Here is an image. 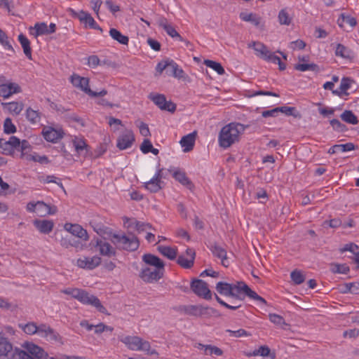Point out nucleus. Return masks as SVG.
Here are the masks:
<instances>
[{"label":"nucleus","instance_id":"1","mask_svg":"<svg viewBox=\"0 0 359 359\" xmlns=\"http://www.w3.org/2000/svg\"><path fill=\"white\" fill-rule=\"evenodd\" d=\"M248 126L239 123H230L224 126L219 134L220 147L228 148L239 140V135L243 133Z\"/></svg>","mask_w":359,"mask_h":359},{"label":"nucleus","instance_id":"2","mask_svg":"<svg viewBox=\"0 0 359 359\" xmlns=\"http://www.w3.org/2000/svg\"><path fill=\"white\" fill-rule=\"evenodd\" d=\"M61 292L71 295L73 298L77 299L83 304L94 306L102 313H107V309L104 306H102L100 299L97 297L89 294L84 290L68 287L61 290Z\"/></svg>","mask_w":359,"mask_h":359},{"label":"nucleus","instance_id":"3","mask_svg":"<svg viewBox=\"0 0 359 359\" xmlns=\"http://www.w3.org/2000/svg\"><path fill=\"white\" fill-rule=\"evenodd\" d=\"M111 242L118 249H122L127 251L133 252L138 249L140 246V242L137 236L131 235V236H127L125 234L119 233H111Z\"/></svg>","mask_w":359,"mask_h":359},{"label":"nucleus","instance_id":"4","mask_svg":"<svg viewBox=\"0 0 359 359\" xmlns=\"http://www.w3.org/2000/svg\"><path fill=\"white\" fill-rule=\"evenodd\" d=\"M182 311L187 315L195 317H206L212 316L219 317L220 314L217 310L210 306H204L203 305H189L184 306Z\"/></svg>","mask_w":359,"mask_h":359},{"label":"nucleus","instance_id":"5","mask_svg":"<svg viewBox=\"0 0 359 359\" xmlns=\"http://www.w3.org/2000/svg\"><path fill=\"white\" fill-rule=\"evenodd\" d=\"M122 341L133 351H147V354L151 355L157 353L155 350L150 351V344L147 341H143L140 337L136 336H127Z\"/></svg>","mask_w":359,"mask_h":359},{"label":"nucleus","instance_id":"6","mask_svg":"<svg viewBox=\"0 0 359 359\" xmlns=\"http://www.w3.org/2000/svg\"><path fill=\"white\" fill-rule=\"evenodd\" d=\"M21 91V87L18 83L9 81L4 75L0 76V97L8 98Z\"/></svg>","mask_w":359,"mask_h":359},{"label":"nucleus","instance_id":"7","mask_svg":"<svg viewBox=\"0 0 359 359\" xmlns=\"http://www.w3.org/2000/svg\"><path fill=\"white\" fill-rule=\"evenodd\" d=\"M191 289L198 297L206 300H210L212 294L208 287V284L201 279H194L191 283Z\"/></svg>","mask_w":359,"mask_h":359},{"label":"nucleus","instance_id":"8","mask_svg":"<svg viewBox=\"0 0 359 359\" xmlns=\"http://www.w3.org/2000/svg\"><path fill=\"white\" fill-rule=\"evenodd\" d=\"M165 271L146 266L140 272V278L145 283H151L158 281L164 275Z\"/></svg>","mask_w":359,"mask_h":359},{"label":"nucleus","instance_id":"9","mask_svg":"<svg viewBox=\"0 0 359 359\" xmlns=\"http://www.w3.org/2000/svg\"><path fill=\"white\" fill-rule=\"evenodd\" d=\"M233 289L237 290L238 291H242L247 297L249 298L256 300L264 305L267 304L266 301L258 295L254 290H251V288L243 281H238L236 284H232Z\"/></svg>","mask_w":359,"mask_h":359},{"label":"nucleus","instance_id":"10","mask_svg":"<svg viewBox=\"0 0 359 359\" xmlns=\"http://www.w3.org/2000/svg\"><path fill=\"white\" fill-rule=\"evenodd\" d=\"M135 141V135L132 130H126L117 138L116 147L120 150L130 148Z\"/></svg>","mask_w":359,"mask_h":359},{"label":"nucleus","instance_id":"11","mask_svg":"<svg viewBox=\"0 0 359 359\" xmlns=\"http://www.w3.org/2000/svg\"><path fill=\"white\" fill-rule=\"evenodd\" d=\"M40 337L46 338L48 341L60 342L62 344V337L54 329L45 323L39 325Z\"/></svg>","mask_w":359,"mask_h":359},{"label":"nucleus","instance_id":"12","mask_svg":"<svg viewBox=\"0 0 359 359\" xmlns=\"http://www.w3.org/2000/svg\"><path fill=\"white\" fill-rule=\"evenodd\" d=\"M19 145V138L15 136H11L8 140L0 138V149L4 155L12 156L14 154L15 147Z\"/></svg>","mask_w":359,"mask_h":359},{"label":"nucleus","instance_id":"13","mask_svg":"<svg viewBox=\"0 0 359 359\" xmlns=\"http://www.w3.org/2000/svg\"><path fill=\"white\" fill-rule=\"evenodd\" d=\"M64 227L67 231L71 233L70 236L77 237L83 241H87L89 239L87 231L80 224L66 223Z\"/></svg>","mask_w":359,"mask_h":359},{"label":"nucleus","instance_id":"14","mask_svg":"<svg viewBox=\"0 0 359 359\" xmlns=\"http://www.w3.org/2000/svg\"><path fill=\"white\" fill-rule=\"evenodd\" d=\"M101 263V258L97 255L92 257H83L76 261L78 267L92 270L98 266Z\"/></svg>","mask_w":359,"mask_h":359},{"label":"nucleus","instance_id":"15","mask_svg":"<svg viewBox=\"0 0 359 359\" xmlns=\"http://www.w3.org/2000/svg\"><path fill=\"white\" fill-rule=\"evenodd\" d=\"M42 135L47 142L55 143L61 140L65 133L62 129H55L53 127H46L42 130Z\"/></svg>","mask_w":359,"mask_h":359},{"label":"nucleus","instance_id":"16","mask_svg":"<svg viewBox=\"0 0 359 359\" xmlns=\"http://www.w3.org/2000/svg\"><path fill=\"white\" fill-rule=\"evenodd\" d=\"M23 347L34 359H48V355L40 346L29 342H25Z\"/></svg>","mask_w":359,"mask_h":359},{"label":"nucleus","instance_id":"17","mask_svg":"<svg viewBox=\"0 0 359 359\" xmlns=\"http://www.w3.org/2000/svg\"><path fill=\"white\" fill-rule=\"evenodd\" d=\"M105 240V238L104 240L97 238L95 245V248H97L100 254L102 256H106L108 257L116 256V250Z\"/></svg>","mask_w":359,"mask_h":359},{"label":"nucleus","instance_id":"18","mask_svg":"<svg viewBox=\"0 0 359 359\" xmlns=\"http://www.w3.org/2000/svg\"><path fill=\"white\" fill-rule=\"evenodd\" d=\"M249 48H252L260 58L268 61L274 53H271L266 46L260 42L252 41L249 44Z\"/></svg>","mask_w":359,"mask_h":359},{"label":"nucleus","instance_id":"19","mask_svg":"<svg viewBox=\"0 0 359 359\" xmlns=\"http://www.w3.org/2000/svg\"><path fill=\"white\" fill-rule=\"evenodd\" d=\"M158 24L172 38H177L179 41H184V38L176 31L172 25L168 23L165 18H160Z\"/></svg>","mask_w":359,"mask_h":359},{"label":"nucleus","instance_id":"20","mask_svg":"<svg viewBox=\"0 0 359 359\" xmlns=\"http://www.w3.org/2000/svg\"><path fill=\"white\" fill-rule=\"evenodd\" d=\"M60 243L63 248H69V247H74L76 251L83 250L84 247V245L79 239L68 234L62 236Z\"/></svg>","mask_w":359,"mask_h":359},{"label":"nucleus","instance_id":"21","mask_svg":"<svg viewBox=\"0 0 359 359\" xmlns=\"http://www.w3.org/2000/svg\"><path fill=\"white\" fill-rule=\"evenodd\" d=\"M142 261L149 266H154V269L165 271V264L158 257L148 253L142 256Z\"/></svg>","mask_w":359,"mask_h":359},{"label":"nucleus","instance_id":"22","mask_svg":"<svg viewBox=\"0 0 359 359\" xmlns=\"http://www.w3.org/2000/svg\"><path fill=\"white\" fill-rule=\"evenodd\" d=\"M13 345L6 339H0V359H11L13 353Z\"/></svg>","mask_w":359,"mask_h":359},{"label":"nucleus","instance_id":"23","mask_svg":"<svg viewBox=\"0 0 359 359\" xmlns=\"http://www.w3.org/2000/svg\"><path fill=\"white\" fill-rule=\"evenodd\" d=\"M34 226L42 233L48 234L52 231L54 227V223L52 220L35 219L33 222Z\"/></svg>","mask_w":359,"mask_h":359},{"label":"nucleus","instance_id":"24","mask_svg":"<svg viewBox=\"0 0 359 359\" xmlns=\"http://www.w3.org/2000/svg\"><path fill=\"white\" fill-rule=\"evenodd\" d=\"M212 253L214 256L217 257L222 260V264L227 267L229 266V262L226 257V251L225 249L218 245L217 243H214L210 248Z\"/></svg>","mask_w":359,"mask_h":359},{"label":"nucleus","instance_id":"25","mask_svg":"<svg viewBox=\"0 0 359 359\" xmlns=\"http://www.w3.org/2000/svg\"><path fill=\"white\" fill-rule=\"evenodd\" d=\"M172 177L189 190L192 191L194 189L193 182L187 176L184 172L181 170H176L173 172Z\"/></svg>","mask_w":359,"mask_h":359},{"label":"nucleus","instance_id":"26","mask_svg":"<svg viewBox=\"0 0 359 359\" xmlns=\"http://www.w3.org/2000/svg\"><path fill=\"white\" fill-rule=\"evenodd\" d=\"M74 16L77 17L81 22L86 25V26L88 25L90 29H93V27L97 24L94 18L88 12L82 10L80 11L79 13L74 12Z\"/></svg>","mask_w":359,"mask_h":359},{"label":"nucleus","instance_id":"27","mask_svg":"<svg viewBox=\"0 0 359 359\" xmlns=\"http://www.w3.org/2000/svg\"><path fill=\"white\" fill-rule=\"evenodd\" d=\"M196 140L195 133L188 134L181 139L180 143L184 147V151L188 152L193 149Z\"/></svg>","mask_w":359,"mask_h":359},{"label":"nucleus","instance_id":"28","mask_svg":"<svg viewBox=\"0 0 359 359\" xmlns=\"http://www.w3.org/2000/svg\"><path fill=\"white\" fill-rule=\"evenodd\" d=\"M357 147L352 142H348L343 144H335L328 150L330 154H334L339 151L345 152L355 150Z\"/></svg>","mask_w":359,"mask_h":359},{"label":"nucleus","instance_id":"29","mask_svg":"<svg viewBox=\"0 0 359 359\" xmlns=\"http://www.w3.org/2000/svg\"><path fill=\"white\" fill-rule=\"evenodd\" d=\"M42 113L39 110L33 109L32 107H28L25 111V116L27 120L32 124H36L40 122Z\"/></svg>","mask_w":359,"mask_h":359},{"label":"nucleus","instance_id":"30","mask_svg":"<svg viewBox=\"0 0 359 359\" xmlns=\"http://www.w3.org/2000/svg\"><path fill=\"white\" fill-rule=\"evenodd\" d=\"M18 41L23 49V52H24L25 56L29 60H32V48L30 46L29 40L27 39V37L25 35H24L23 34H20L18 35Z\"/></svg>","mask_w":359,"mask_h":359},{"label":"nucleus","instance_id":"31","mask_svg":"<svg viewBox=\"0 0 359 359\" xmlns=\"http://www.w3.org/2000/svg\"><path fill=\"white\" fill-rule=\"evenodd\" d=\"M3 108L7 109L10 113L18 115L24 108L22 102H1Z\"/></svg>","mask_w":359,"mask_h":359},{"label":"nucleus","instance_id":"32","mask_svg":"<svg viewBox=\"0 0 359 359\" xmlns=\"http://www.w3.org/2000/svg\"><path fill=\"white\" fill-rule=\"evenodd\" d=\"M233 289L231 283L223 281L218 282L215 286V290L219 294L228 297Z\"/></svg>","mask_w":359,"mask_h":359},{"label":"nucleus","instance_id":"33","mask_svg":"<svg viewBox=\"0 0 359 359\" xmlns=\"http://www.w3.org/2000/svg\"><path fill=\"white\" fill-rule=\"evenodd\" d=\"M337 24L341 28H344L346 25H348L351 27H353L356 25L357 21L355 18L341 13L337 20Z\"/></svg>","mask_w":359,"mask_h":359},{"label":"nucleus","instance_id":"34","mask_svg":"<svg viewBox=\"0 0 359 359\" xmlns=\"http://www.w3.org/2000/svg\"><path fill=\"white\" fill-rule=\"evenodd\" d=\"M240 18L245 22H250L256 27H258L261 22L262 18L256 13L241 12L239 15Z\"/></svg>","mask_w":359,"mask_h":359},{"label":"nucleus","instance_id":"35","mask_svg":"<svg viewBox=\"0 0 359 359\" xmlns=\"http://www.w3.org/2000/svg\"><path fill=\"white\" fill-rule=\"evenodd\" d=\"M109 35L114 40L118 41L121 44L128 45L129 42L128 36L122 34L120 31L115 28L110 29Z\"/></svg>","mask_w":359,"mask_h":359},{"label":"nucleus","instance_id":"36","mask_svg":"<svg viewBox=\"0 0 359 359\" xmlns=\"http://www.w3.org/2000/svg\"><path fill=\"white\" fill-rule=\"evenodd\" d=\"M335 55L346 59L353 57V51L341 43H338L335 49Z\"/></svg>","mask_w":359,"mask_h":359},{"label":"nucleus","instance_id":"37","mask_svg":"<svg viewBox=\"0 0 359 359\" xmlns=\"http://www.w3.org/2000/svg\"><path fill=\"white\" fill-rule=\"evenodd\" d=\"M167 73L178 79L184 77V72L183 69L180 68L178 65L172 60L170 61L169 71Z\"/></svg>","mask_w":359,"mask_h":359},{"label":"nucleus","instance_id":"38","mask_svg":"<svg viewBox=\"0 0 359 359\" xmlns=\"http://www.w3.org/2000/svg\"><path fill=\"white\" fill-rule=\"evenodd\" d=\"M158 250L161 255L170 260H174L177 257V250L171 247L160 245L158 247Z\"/></svg>","mask_w":359,"mask_h":359},{"label":"nucleus","instance_id":"39","mask_svg":"<svg viewBox=\"0 0 359 359\" xmlns=\"http://www.w3.org/2000/svg\"><path fill=\"white\" fill-rule=\"evenodd\" d=\"M341 120L348 124L356 125L359 121L358 117L351 110H345L341 115Z\"/></svg>","mask_w":359,"mask_h":359},{"label":"nucleus","instance_id":"40","mask_svg":"<svg viewBox=\"0 0 359 359\" xmlns=\"http://www.w3.org/2000/svg\"><path fill=\"white\" fill-rule=\"evenodd\" d=\"M19 327L27 334H39V325H36L34 322H29L25 325L20 324Z\"/></svg>","mask_w":359,"mask_h":359},{"label":"nucleus","instance_id":"41","mask_svg":"<svg viewBox=\"0 0 359 359\" xmlns=\"http://www.w3.org/2000/svg\"><path fill=\"white\" fill-rule=\"evenodd\" d=\"M350 271L349 266L346 264H330V271L333 273L347 274Z\"/></svg>","mask_w":359,"mask_h":359},{"label":"nucleus","instance_id":"42","mask_svg":"<svg viewBox=\"0 0 359 359\" xmlns=\"http://www.w3.org/2000/svg\"><path fill=\"white\" fill-rule=\"evenodd\" d=\"M128 227H134L138 233L143 232L147 229H153V226L150 223H146L135 220L128 224Z\"/></svg>","mask_w":359,"mask_h":359},{"label":"nucleus","instance_id":"43","mask_svg":"<svg viewBox=\"0 0 359 359\" xmlns=\"http://www.w3.org/2000/svg\"><path fill=\"white\" fill-rule=\"evenodd\" d=\"M278 112H282L285 114L286 116H292L294 118H301L302 115L299 111H298L295 107H287V106H282V107H278Z\"/></svg>","mask_w":359,"mask_h":359},{"label":"nucleus","instance_id":"44","mask_svg":"<svg viewBox=\"0 0 359 359\" xmlns=\"http://www.w3.org/2000/svg\"><path fill=\"white\" fill-rule=\"evenodd\" d=\"M271 352L270 348L267 346H261L258 349H255L252 352L245 353L246 356H257L261 355L263 357H267L269 355Z\"/></svg>","mask_w":359,"mask_h":359},{"label":"nucleus","instance_id":"45","mask_svg":"<svg viewBox=\"0 0 359 359\" xmlns=\"http://www.w3.org/2000/svg\"><path fill=\"white\" fill-rule=\"evenodd\" d=\"M214 296H215V299H216V301L221 306H222L228 309L235 311V310L239 309L240 307H241V303H239V304H238V302L234 303V302L233 300H231V302L232 303V304H229L226 303V302H224L222 298H220L216 293L214 294Z\"/></svg>","mask_w":359,"mask_h":359},{"label":"nucleus","instance_id":"46","mask_svg":"<svg viewBox=\"0 0 359 359\" xmlns=\"http://www.w3.org/2000/svg\"><path fill=\"white\" fill-rule=\"evenodd\" d=\"M204 64L215 70L218 74L223 75L225 73L224 67L222 65L217 62L210 60H205Z\"/></svg>","mask_w":359,"mask_h":359},{"label":"nucleus","instance_id":"47","mask_svg":"<svg viewBox=\"0 0 359 359\" xmlns=\"http://www.w3.org/2000/svg\"><path fill=\"white\" fill-rule=\"evenodd\" d=\"M294 69L301 71V72H306L308 70H311L313 72H319L320 68L318 65L315 63H311V64H296L294 65Z\"/></svg>","mask_w":359,"mask_h":359},{"label":"nucleus","instance_id":"48","mask_svg":"<svg viewBox=\"0 0 359 359\" xmlns=\"http://www.w3.org/2000/svg\"><path fill=\"white\" fill-rule=\"evenodd\" d=\"M161 184L152 178L144 183V187L151 193H156L162 189Z\"/></svg>","mask_w":359,"mask_h":359},{"label":"nucleus","instance_id":"49","mask_svg":"<svg viewBox=\"0 0 359 359\" xmlns=\"http://www.w3.org/2000/svg\"><path fill=\"white\" fill-rule=\"evenodd\" d=\"M177 263L184 269H191L194 264V259L189 258L187 259L183 255L177 257Z\"/></svg>","mask_w":359,"mask_h":359},{"label":"nucleus","instance_id":"50","mask_svg":"<svg viewBox=\"0 0 359 359\" xmlns=\"http://www.w3.org/2000/svg\"><path fill=\"white\" fill-rule=\"evenodd\" d=\"M73 145L75 147L76 151L78 153L82 152L86 150V154L88 152V145L86 143V141L83 139L75 138L72 140Z\"/></svg>","mask_w":359,"mask_h":359},{"label":"nucleus","instance_id":"51","mask_svg":"<svg viewBox=\"0 0 359 359\" xmlns=\"http://www.w3.org/2000/svg\"><path fill=\"white\" fill-rule=\"evenodd\" d=\"M149 98L154 102L160 109L161 107H163L166 104V98L164 95L162 94H152L149 95Z\"/></svg>","mask_w":359,"mask_h":359},{"label":"nucleus","instance_id":"52","mask_svg":"<svg viewBox=\"0 0 359 359\" xmlns=\"http://www.w3.org/2000/svg\"><path fill=\"white\" fill-rule=\"evenodd\" d=\"M290 278L295 285H300L305 280V276L299 270L295 269L290 273Z\"/></svg>","mask_w":359,"mask_h":359},{"label":"nucleus","instance_id":"53","mask_svg":"<svg viewBox=\"0 0 359 359\" xmlns=\"http://www.w3.org/2000/svg\"><path fill=\"white\" fill-rule=\"evenodd\" d=\"M35 33L34 35L37 37L41 35L48 34V26L45 22H37L34 25Z\"/></svg>","mask_w":359,"mask_h":359},{"label":"nucleus","instance_id":"54","mask_svg":"<svg viewBox=\"0 0 359 359\" xmlns=\"http://www.w3.org/2000/svg\"><path fill=\"white\" fill-rule=\"evenodd\" d=\"M11 359H34L26 351L15 348Z\"/></svg>","mask_w":359,"mask_h":359},{"label":"nucleus","instance_id":"55","mask_svg":"<svg viewBox=\"0 0 359 359\" xmlns=\"http://www.w3.org/2000/svg\"><path fill=\"white\" fill-rule=\"evenodd\" d=\"M353 82V80L350 77H343L341 79L339 89L344 93V95H348L346 91L351 88V84Z\"/></svg>","mask_w":359,"mask_h":359},{"label":"nucleus","instance_id":"56","mask_svg":"<svg viewBox=\"0 0 359 359\" xmlns=\"http://www.w3.org/2000/svg\"><path fill=\"white\" fill-rule=\"evenodd\" d=\"M16 126L13 123L11 118H6L4 122V132L6 134H13L16 132Z\"/></svg>","mask_w":359,"mask_h":359},{"label":"nucleus","instance_id":"57","mask_svg":"<svg viewBox=\"0 0 359 359\" xmlns=\"http://www.w3.org/2000/svg\"><path fill=\"white\" fill-rule=\"evenodd\" d=\"M245 294L243 293L242 291H238L237 290L233 289L229 297L231 298V300L236 302H241L243 301L245 298Z\"/></svg>","mask_w":359,"mask_h":359},{"label":"nucleus","instance_id":"58","mask_svg":"<svg viewBox=\"0 0 359 359\" xmlns=\"http://www.w3.org/2000/svg\"><path fill=\"white\" fill-rule=\"evenodd\" d=\"M32 148L31 144L27 140L20 141L19 139V145L15 147V150L21 152V157L25 155V152L30 150Z\"/></svg>","mask_w":359,"mask_h":359},{"label":"nucleus","instance_id":"59","mask_svg":"<svg viewBox=\"0 0 359 359\" xmlns=\"http://www.w3.org/2000/svg\"><path fill=\"white\" fill-rule=\"evenodd\" d=\"M278 20L281 25H289L292 18L289 16L285 9H282L278 13Z\"/></svg>","mask_w":359,"mask_h":359},{"label":"nucleus","instance_id":"60","mask_svg":"<svg viewBox=\"0 0 359 359\" xmlns=\"http://www.w3.org/2000/svg\"><path fill=\"white\" fill-rule=\"evenodd\" d=\"M39 181L41 182H43V183H50V182L55 183L58 186H60V187H61L62 189H64L63 184L60 182V180L57 178L54 175H47V176H46V177H40Z\"/></svg>","mask_w":359,"mask_h":359},{"label":"nucleus","instance_id":"61","mask_svg":"<svg viewBox=\"0 0 359 359\" xmlns=\"http://www.w3.org/2000/svg\"><path fill=\"white\" fill-rule=\"evenodd\" d=\"M330 123L332 126V128L337 132H346L347 130V127L341 123L338 119L333 118L330 121Z\"/></svg>","mask_w":359,"mask_h":359},{"label":"nucleus","instance_id":"62","mask_svg":"<svg viewBox=\"0 0 359 359\" xmlns=\"http://www.w3.org/2000/svg\"><path fill=\"white\" fill-rule=\"evenodd\" d=\"M47 208L48 204L42 201H37L36 211V213L39 217H44L47 215Z\"/></svg>","mask_w":359,"mask_h":359},{"label":"nucleus","instance_id":"63","mask_svg":"<svg viewBox=\"0 0 359 359\" xmlns=\"http://www.w3.org/2000/svg\"><path fill=\"white\" fill-rule=\"evenodd\" d=\"M269 318L271 323L276 325L281 326L285 325V321L283 316L276 313H269Z\"/></svg>","mask_w":359,"mask_h":359},{"label":"nucleus","instance_id":"64","mask_svg":"<svg viewBox=\"0 0 359 359\" xmlns=\"http://www.w3.org/2000/svg\"><path fill=\"white\" fill-rule=\"evenodd\" d=\"M95 327V333L100 334L104 332H112L114 328L111 326L106 325L103 323H100L97 325L94 326Z\"/></svg>","mask_w":359,"mask_h":359}]
</instances>
